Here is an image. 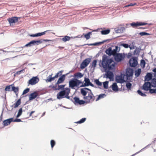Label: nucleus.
I'll list each match as a JSON object with an SVG mask.
<instances>
[{
	"label": "nucleus",
	"mask_w": 156,
	"mask_h": 156,
	"mask_svg": "<svg viewBox=\"0 0 156 156\" xmlns=\"http://www.w3.org/2000/svg\"><path fill=\"white\" fill-rule=\"evenodd\" d=\"M100 66H101L106 72L107 69H113L115 67V63L112 59H108V57L104 55L102 56V61H100Z\"/></svg>",
	"instance_id": "1"
},
{
	"label": "nucleus",
	"mask_w": 156,
	"mask_h": 156,
	"mask_svg": "<svg viewBox=\"0 0 156 156\" xmlns=\"http://www.w3.org/2000/svg\"><path fill=\"white\" fill-rule=\"evenodd\" d=\"M70 93V89L69 88H66L64 89L58 93L57 95V98L58 99L60 100L63 98H66L73 101L72 98H70L69 96Z\"/></svg>",
	"instance_id": "2"
},
{
	"label": "nucleus",
	"mask_w": 156,
	"mask_h": 156,
	"mask_svg": "<svg viewBox=\"0 0 156 156\" xmlns=\"http://www.w3.org/2000/svg\"><path fill=\"white\" fill-rule=\"evenodd\" d=\"M82 82L76 78H73L69 81V87L73 89L77 90L79 88V85Z\"/></svg>",
	"instance_id": "3"
},
{
	"label": "nucleus",
	"mask_w": 156,
	"mask_h": 156,
	"mask_svg": "<svg viewBox=\"0 0 156 156\" xmlns=\"http://www.w3.org/2000/svg\"><path fill=\"white\" fill-rule=\"evenodd\" d=\"M133 73V70L130 68H127L126 69L125 76H126L125 79L127 81H129L130 77H132Z\"/></svg>",
	"instance_id": "4"
},
{
	"label": "nucleus",
	"mask_w": 156,
	"mask_h": 156,
	"mask_svg": "<svg viewBox=\"0 0 156 156\" xmlns=\"http://www.w3.org/2000/svg\"><path fill=\"white\" fill-rule=\"evenodd\" d=\"M83 98L84 100H86L85 102L87 103H92L95 99V97L92 92L89 93L87 96L83 97Z\"/></svg>",
	"instance_id": "5"
},
{
	"label": "nucleus",
	"mask_w": 156,
	"mask_h": 156,
	"mask_svg": "<svg viewBox=\"0 0 156 156\" xmlns=\"http://www.w3.org/2000/svg\"><path fill=\"white\" fill-rule=\"evenodd\" d=\"M151 86L147 85V83H144L142 87V89L145 91L149 90L151 94L156 93V89H151Z\"/></svg>",
	"instance_id": "6"
},
{
	"label": "nucleus",
	"mask_w": 156,
	"mask_h": 156,
	"mask_svg": "<svg viewBox=\"0 0 156 156\" xmlns=\"http://www.w3.org/2000/svg\"><path fill=\"white\" fill-rule=\"evenodd\" d=\"M126 76L124 74L121 73L119 76H116L115 77V80L118 83H122L124 82H129L126 81L125 79Z\"/></svg>",
	"instance_id": "7"
},
{
	"label": "nucleus",
	"mask_w": 156,
	"mask_h": 156,
	"mask_svg": "<svg viewBox=\"0 0 156 156\" xmlns=\"http://www.w3.org/2000/svg\"><path fill=\"white\" fill-rule=\"evenodd\" d=\"M42 43V41L41 40H32L25 46V47H31L33 46L37 45Z\"/></svg>",
	"instance_id": "8"
},
{
	"label": "nucleus",
	"mask_w": 156,
	"mask_h": 156,
	"mask_svg": "<svg viewBox=\"0 0 156 156\" xmlns=\"http://www.w3.org/2000/svg\"><path fill=\"white\" fill-rule=\"evenodd\" d=\"M91 61V59L89 58H87L84 60L80 65V68L83 69L87 67Z\"/></svg>",
	"instance_id": "9"
},
{
	"label": "nucleus",
	"mask_w": 156,
	"mask_h": 156,
	"mask_svg": "<svg viewBox=\"0 0 156 156\" xmlns=\"http://www.w3.org/2000/svg\"><path fill=\"white\" fill-rule=\"evenodd\" d=\"M39 79L37 76L33 77L28 81V83L31 85H34L37 83Z\"/></svg>",
	"instance_id": "10"
},
{
	"label": "nucleus",
	"mask_w": 156,
	"mask_h": 156,
	"mask_svg": "<svg viewBox=\"0 0 156 156\" xmlns=\"http://www.w3.org/2000/svg\"><path fill=\"white\" fill-rule=\"evenodd\" d=\"M114 57L115 60L118 62L122 61L124 58L122 54L120 53H116Z\"/></svg>",
	"instance_id": "11"
},
{
	"label": "nucleus",
	"mask_w": 156,
	"mask_h": 156,
	"mask_svg": "<svg viewBox=\"0 0 156 156\" xmlns=\"http://www.w3.org/2000/svg\"><path fill=\"white\" fill-rule=\"evenodd\" d=\"M123 26V27L121 28V29H117L115 30L116 33H122L124 30H125V28H129L130 27V23L124 24Z\"/></svg>",
	"instance_id": "12"
},
{
	"label": "nucleus",
	"mask_w": 156,
	"mask_h": 156,
	"mask_svg": "<svg viewBox=\"0 0 156 156\" xmlns=\"http://www.w3.org/2000/svg\"><path fill=\"white\" fill-rule=\"evenodd\" d=\"M129 65L132 67H134L136 66V57L132 58L129 60Z\"/></svg>",
	"instance_id": "13"
},
{
	"label": "nucleus",
	"mask_w": 156,
	"mask_h": 156,
	"mask_svg": "<svg viewBox=\"0 0 156 156\" xmlns=\"http://www.w3.org/2000/svg\"><path fill=\"white\" fill-rule=\"evenodd\" d=\"M106 76V78L109 79L110 81H113L114 80V74L112 72L108 71L105 75Z\"/></svg>",
	"instance_id": "14"
},
{
	"label": "nucleus",
	"mask_w": 156,
	"mask_h": 156,
	"mask_svg": "<svg viewBox=\"0 0 156 156\" xmlns=\"http://www.w3.org/2000/svg\"><path fill=\"white\" fill-rule=\"evenodd\" d=\"M144 83H147V85L151 86L153 87H156V78H153L151 80V82H145Z\"/></svg>",
	"instance_id": "15"
},
{
	"label": "nucleus",
	"mask_w": 156,
	"mask_h": 156,
	"mask_svg": "<svg viewBox=\"0 0 156 156\" xmlns=\"http://www.w3.org/2000/svg\"><path fill=\"white\" fill-rule=\"evenodd\" d=\"M74 101H73L75 104H78L80 105L84 104L85 101L83 100H80L79 98L76 97L74 98Z\"/></svg>",
	"instance_id": "16"
},
{
	"label": "nucleus",
	"mask_w": 156,
	"mask_h": 156,
	"mask_svg": "<svg viewBox=\"0 0 156 156\" xmlns=\"http://www.w3.org/2000/svg\"><path fill=\"white\" fill-rule=\"evenodd\" d=\"M66 75H63L61 76L58 79V81L56 84L55 85V87L57 86V85L59 83H62L65 80Z\"/></svg>",
	"instance_id": "17"
},
{
	"label": "nucleus",
	"mask_w": 156,
	"mask_h": 156,
	"mask_svg": "<svg viewBox=\"0 0 156 156\" xmlns=\"http://www.w3.org/2000/svg\"><path fill=\"white\" fill-rule=\"evenodd\" d=\"M18 18L16 17H13L8 19V20L11 25L13 23L17 22L18 21Z\"/></svg>",
	"instance_id": "18"
},
{
	"label": "nucleus",
	"mask_w": 156,
	"mask_h": 156,
	"mask_svg": "<svg viewBox=\"0 0 156 156\" xmlns=\"http://www.w3.org/2000/svg\"><path fill=\"white\" fill-rule=\"evenodd\" d=\"M83 36V35H82L81 36V37H80V35H78V36H76V37H70L69 36H65L62 39V40L64 42H66L67 41H69L70 38H79V37H82Z\"/></svg>",
	"instance_id": "19"
},
{
	"label": "nucleus",
	"mask_w": 156,
	"mask_h": 156,
	"mask_svg": "<svg viewBox=\"0 0 156 156\" xmlns=\"http://www.w3.org/2000/svg\"><path fill=\"white\" fill-rule=\"evenodd\" d=\"M152 74L151 73H147L145 76L144 81H147L149 82L150 80H151L152 79Z\"/></svg>",
	"instance_id": "20"
},
{
	"label": "nucleus",
	"mask_w": 156,
	"mask_h": 156,
	"mask_svg": "<svg viewBox=\"0 0 156 156\" xmlns=\"http://www.w3.org/2000/svg\"><path fill=\"white\" fill-rule=\"evenodd\" d=\"M13 121V118H11L5 120L3 121V124L5 126H6L10 124L11 122Z\"/></svg>",
	"instance_id": "21"
},
{
	"label": "nucleus",
	"mask_w": 156,
	"mask_h": 156,
	"mask_svg": "<svg viewBox=\"0 0 156 156\" xmlns=\"http://www.w3.org/2000/svg\"><path fill=\"white\" fill-rule=\"evenodd\" d=\"M38 95V94L36 91H34L31 93L29 96V99L30 100H32L36 98Z\"/></svg>",
	"instance_id": "22"
},
{
	"label": "nucleus",
	"mask_w": 156,
	"mask_h": 156,
	"mask_svg": "<svg viewBox=\"0 0 156 156\" xmlns=\"http://www.w3.org/2000/svg\"><path fill=\"white\" fill-rule=\"evenodd\" d=\"M84 81L85 82V83L80 86V87L88 86L89 84H90L91 82L89 79L88 78H85Z\"/></svg>",
	"instance_id": "23"
},
{
	"label": "nucleus",
	"mask_w": 156,
	"mask_h": 156,
	"mask_svg": "<svg viewBox=\"0 0 156 156\" xmlns=\"http://www.w3.org/2000/svg\"><path fill=\"white\" fill-rule=\"evenodd\" d=\"M112 87L114 91L116 92L118 91V87L116 83H113L112 85Z\"/></svg>",
	"instance_id": "24"
},
{
	"label": "nucleus",
	"mask_w": 156,
	"mask_h": 156,
	"mask_svg": "<svg viewBox=\"0 0 156 156\" xmlns=\"http://www.w3.org/2000/svg\"><path fill=\"white\" fill-rule=\"evenodd\" d=\"M103 43V42H98L95 43L93 44H86L83 45L82 46H85L86 45H88V46H96L100 44H102Z\"/></svg>",
	"instance_id": "25"
},
{
	"label": "nucleus",
	"mask_w": 156,
	"mask_h": 156,
	"mask_svg": "<svg viewBox=\"0 0 156 156\" xmlns=\"http://www.w3.org/2000/svg\"><path fill=\"white\" fill-rule=\"evenodd\" d=\"M103 43V42H98L95 43L93 44H86L83 45L82 46H85L86 45H88V46H96L100 44H102Z\"/></svg>",
	"instance_id": "26"
},
{
	"label": "nucleus",
	"mask_w": 156,
	"mask_h": 156,
	"mask_svg": "<svg viewBox=\"0 0 156 156\" xmlns=\"http://www.w3.org/2000/svg\"><path fill=\"white\" fill-rule=\"evenodd\" d=\"M65 85H60L58 86L55 87V85L53 86V87L55 90H59L60 89H63L64 88Z\"/></svg>",
	"instance_id": "27"
},
{
	"label": "nucleus",
	"mask_w": 156,
	"mask_h": 156,
	"mask_svg": "<svg viewBox=\"0 0 156 156\" xmlns=\"http://www.w3.org/2000/svg\"><path fill=\"white\" fill-rule=\"evenodd\" d=\"M105 52L110 56H111L113 54V53H112V49L111 47H109L108 49H107Z\"/></svg>",
	"instance_id": "28"
},
{
	"label": "nucleus",
	"mask_w": 156,
	"mask_h": 156,
	"mask_svg": "<svg viewBox=\"0 0 156 156\" xmlns=\"http://www.w3.org/2000/svg\"><path fill=\"white\" fill-rule=\"evenodd\" d=\"M83 76V75L80 72H78L74 74V77L77 78H80Z\"/></svg>",
	"instance_id": "29"
},
{
	"label": "nucleus",
	"mask_w": 156,
	"mask_h": 156,
	"mask_svg": "<svg viewBox=\"0 0 156 156\" xmlns=\"http://www.w3.org/2000/svg\"><path fill=\"white\" fill-rule=\"evenodd\" d=\"M110 29H108L102 30L101 31V32L102 35H106L110 33Z\"/></svg>",
	"instance_id": "30"
},
{
	"label": "nucleus",
	"mask_w": 156,
	"mask_h": 156,
	"mask_svg": "<svg viewBox=\"0 0 156 156\" xmlns=\"http://www.w3.org/2000/svg\"><path fill=\"white\" fill-rule=\"evenodd\" d=\"M80 92L81 94L83 96V97H85L86 96L87 91L85 90L83 88L81 89Z\"/></svg>",
	"instance_id": "31"
},
{
	"label": "nucleus",
	"mask_w": 156,
	"mask_h": 156,
	"mask_svg": "<svg viewBox=\"0 0 156 156\" xmlns=\"http://www.w3.org/2000/svg\"><path fill=\"white\" fill-rule=\"evenodd\" d=\"M21 104V99H19L13 105L15 108L17 107Z\"/></svg>",
	"instance_id": "32"
},
{
	"label": "nucleus",
	"mask_w": 156,
	"mask_h": 156,
	"mask_svg": "<svg viewBox=\"0 0 156 156\" xmlns=\"http://www.w3.org/2000/svg\"><path fill=\"white\" fill-rule=\"evenodd\" d=\"M92 34V32H89L87 34H83L84 35V37L87 40H88L90 38V35Z\"/></svg>",
	"instance_id": "33"
},
{
	"label": "nucleus",
	"mask_w": 156,
	"mask_h": 156,
	"mask_svg": "<svg viewBox=\"0 0 156 156\" xmlns=\"http://www.w3.org/2000/svg\"><path fill=\"white\" fill-rule=\"evenodd\" d=\"M106 96V95L105 94H101L99 95L97 98L96 100V101H97L100 99L103 98L105 97Z\"/></svg>",
	"instance_id": "34"
},
{
	"label": "nucleus",
	"mask_w": 156,
	"mask_h": 156,
	"mask_svg": "<svg viewBox=\"0 0 156 156\" xmlns=\"http://www.w3.org/2000/svg\"><path fill=\"white\" fill-rule=\"evenodd\" d=\"M19 88L17 87H15L12 86L11 91H13L15 93H17L18 92Z\"/></svg>",
	"instance_id": "35"
},
{
	"label": "nucleus",
	"mask_w": 156,
	"mask_h": 156,
	"mask_svg": "<svg viewBox=\"0 0 156 156\" xmlns=\"http://www.w3.org/2000/svg\"><path fill=\"white\" fill-rule=\"evenodd\" d=\"M97 61L96 60H94L92 62L91 64V68H93L94 70V68L96 67L97 65Z\"/></svg>",
	"instance_id": "36"
},
{
	"label": "nucleus",
	"mask_w": 156,
	"mask_h": 156,
	"mask_svg": "<svg viewBox=\"0 0 156 156\" xmlns=\"http://www.w3.org/2000/svg\"><path fill=\"white\" fill-rule=\"evenodd\" d=\"M146 62L144 60L142 59L140 61V65L141 67L144 68L145 67Z\"/></svg>",
	"instance_id": "37"
},
{
	"label": "nucleus",
	"mask_w": 156,
	"mask_h": 156,
	"mask_svg": "<svg viewBox=\"0 0 156 156\" xmlns=\"http://www.w3.org/2000/svg\"><path fill=\"white\" fill-rule=\"evenodd\" d=\"M23 109L22 108H20L18 112V114L16 116V118L19 117L22 114Z\"/></svg>",
	"instance_id": "38"
},
{
	"label": "nucleus",
	"mask_w": 156,
	"mask_h": 156,
	"mask_svg": "<svg viewBox=\"0 0 156 156\" xmlns=\"http://www.w3.org/2000/svg\"><path fill=\"white\" fill-rule=\"evenodd\" d=\"M137 93H138L142 97H146V95L143 93L140 90H137Z\"/></svg>",
	"instance_id": "39"
},
{
	"label": "nucleus",
	"mask_w": 156,
	"mask_h": 156,
	"mask_svg": "<svg viewBox=\"0 0 156 156\" xmlns=\"http://www.w3.org/2000/svg\"><path fill=\"white\" fill-rule=\"evenodd\" d=\"M94 83L98 85L101 86L102 85V83L100 82L98 79H96L94 80Z\"/></svg>",
	"instance_id": "40"
},
{
	"label": "nucleus",
	"mask_w": 156,
	"mask_h": 156,
	"mask_svg": "<svg viewBox=\"0 0 156 156\" xmlns=\"http://www.w3.org/2000/svg\"><path fill=\"white\" fill-rule=\"evenodd\" d=\"M139 34L141 36H144L149 35L150 34L145 32H143L139 33Z\"/></svg>",
	"instance_id": "41"
},
{
	"label": "nucleus",
	"mask_w": 156,
	"mask_h": 156,
	"mask_svg": "<svg viewBox=\"0 0 156 156\" xmlns=\"http://www.w3.org/2000/svg\"><path fill=\"white\" fill-rule=\"evenodd\" d=\"M108 82L106 81L103 82V87L105 89H107L108 88Z\"/></svg>",
	"instance_id": "42"
},
{
	"label": "nucleus",
	"mask_w": 156,
	"mask_h": 156,
	"mask_svg": "<svg viewBox=\"0 0 156 156\" xmlns=\"http://www.w3.org/2000/svg\"><path fill=\"white\" fill-rule=\"evenodd\" d=\"M86 120V118H82L79 121L76 122V123L78 124H81L84 122Z\"/></svg>",
	"instance_id": "43"
},
{
	"label": "nucleus",
	"mask_w": 156,
	"mask_h": 156,
	"mask_svg": "<svg viewBox=\"0 0 156 156\" xmlns=\"http://www.w3.org/2000/svg\"><path fill=\"white\" fill-rule=\"evenodd\" d=\"M147 23L144 22H137V27L138 26L145 25L147 24Z\"/></svg>",
	"instance_id": "44"
},
{
	"label": "nucleus",
	"mask_w": 156,
	"mask_h": 156,
	"mask_svg": "<svg viewBox=\"0 0 156 156\" xmlns=\"http://www.w3.org/2000/svg\"><path fill=\"white\" fill-rule=\"evenodd\" d=\"M12 85H10L7 86H6V87H5V90L6 91H11V90H10V89L11 88H12Z\"/></svg>",
	"instance_id": "45"
},
{
	"label": "nucleus",
	"mask_w": 156,
	"mask_h": 156,
	"mask_svg": "<svg viewBox=\"0 0 156 156\" xmlns=\"http://www.w3.org/2000/svg\"><path fill=\"white\" fill-rule=\"evenodd\" d=\"M51 147L53 148L54 146L55 145V141L53 140H51L50 142Z\"/></svg>",
	"instance_id": "46"
},
{
	"label": "nucleus",
	"mask_w": 156,
	"mask_h": 156,
	"mask_svg": "<svg viewBox=\"0 0 156 156\" xmlns=\"http://www.w3.org/2000/svg\"><path fill=\"white\" fill-rule=\"evenodd\" d=\"M30 90V89L29 88H27L24 90L23 93L22 94H25L27 93Z\"/></svg>",
	"instance_id": "47"
},
{
	"label": "nucleus",
	"mask_w": 156,
	"mask_h": 156,
	"mask_svg": "<svg viewBox=\"0 0 156 156\" xmlns=\"http://www.w3.org/2000/svg\"><path fill=\"white\" fill-rule=\"evenodd\" d=\"M130 27L132 26L134 28L136 27V22H133L132 23H130Z\"/></svg>",
	"instance_id": "48"
},
{
	"label": "nucleus",
	"mask_w": 156,
	"mask_h": 156,
	"mask_svg": "<svg viewBox=\"0 0 156 156\" xmlns=\"http://www.w3.org/2000/svg\"><path fill=\"white\" fill-rule=\"evenodd\" d=\"M151 144L152 145V147L153 148L155 147V146L156 145V138L155 139V140L152 142Z\"/></svg>",
	"instance_id": "49"
},
{
	"label": "nucleus",
	"mask_w": 156,
	"mask_h": 156,
	"mask_svg": "<svg viewBox=\"0 0 156 156\" xmlns=\"http://www.w3.org/2000/svg\"><path fill=\"white\" fill-rule=\"evenodd\" d=\"M141 72V69H137V77L139 76Z\"/></svg>",
	"instance_id": "50"
},
{
	"label": "nucleus",
	"mask_w": 156,
	"mask_h": 156,
	"mask_svg": "<svg viewBox=\"0 0 156 156\" xmlns=\"http://www.w3.org/2000/svg\"><path fill=\"white\" fill-rule=\"evenodd\" d=\"M121 45L122 46H123V47L126 48H128L129 47V45L127 44L123 43L121 44Z\"/></svg>",
	"instance_id": "51"
},
{
	"label": "nucleus",
	"mask_w": 156,
	"mask_h": 156,
	"mask_svg": "<svg viewBox=\"0 0 156 156\" xmlns=\"http://www.w3.org/2000/svg\"><path fill=\"white\" fill-rule=\"evenodd\" d=\"M46 83H48L52 81L51 80V77H47V79L45 80Z\"/></svg>",
	"instance_id": "52"
},
{
	"label": "nucleus",
	"mask_w": 156,
	"mask_h": 156,
	"mask_svg": "<svg viewBox=\"0 0 156 156\" xmlns=\"http://www.w3.org/2000/svg\"><path fill=\"white\" fill-rule=\"evenodd\" d=\"M132 84L130 83H127L126 86L127 88H130L131 87Z\"/></svg>",
	"instance_id": "53"
},
{
	"label": "nucleus",
	"mask_w": 156,
	"mask_h": 156,
	"mask_svg": "<svg viewBox=\"0 0 156 156\" xmlns=\"http://www.w3.org/2000/svg\"><path fill=\"white\" fill-rule=\"evenodd\" d=\"M21 120L20 119H16L14 120H13V121L12 122H21Z\"/></svg>",
	"instance_id": "54"
},
{
	"label": "nucleus",
	"mask_w": 156,
	"mask_h": 156,
	"mask_svg": "<svg viewBox=\"0 0 156 156\" xmlns=\"http://www.w3.org/2000/svg\"><path fill=\"white\" fill-rule=\"evenodd\" d=\"M153 71L154 72V77L156 78V68H154L153 70Z\"/></svg>",
	"instance_id": "55"
},
{
	"label": "nucleus",
	"mask_w": 156,
	"mask_h": 156,
	"mask_svg": "<svg viewBox=\"0 0 156 156\" xmlns=\"http://www.w3.org/2000/svg\"><path fill=\"white\" fill-rule=\"evenodd\" d=\"M112 53H113L112 55L114 56L116 54V53H117V51L115 50V49H114L113 50H112Z\"/></svg>",
	"instance_id": "56"
},
{
	"label": "nucleus",
	"mask_w": 156,
	"mask_h": 156,
	"mask_svg": "<svg viewBox=\"0 0 156 156\" xmlns=\"http://www.w3.org/2000/svg\"><path fill=\"white\" fill-rule=\"evenodd\" d=\"M61 73V71H60L59 72L57 73L56 75L55 76V78H58V77L61 74H60V75H59V73Z\"/></svg>",
	"instance_id": "57"
},
{
	"label": "nucleus",
	"mask_w": 156,
	"mask_h": 156,
	"mask_svg": "<svg viewBox=\"0 0 156 156\" xmlns=\"http://www.w3.org/2000/svg\"><path fill=\"white\" fill-rule=\"evenodd\" d=\"M136 4V3L135 2L133 4L130 3L128 5H126V7H129V6H133V5H135Z\"/></svg>",
	"instance_id": "58"
},
{
	"label": "nucleus",
	"mask_w": 156,
	"mask_h": 156,
	"mask_svg": "<svg viewBox=\"0 0 156 156\" xmlns=\"http://www.w3.org/2000/svg\"><path fill=\"white\" fill-rule=\"evenodd\" d=\"M119 47L118 46H115V50L117 52H119L120 51V48H119V50L118 49Z\"/></svg>",
	"instance_id": "59"
},
{
	"label": "nucleus",
	"mask_w": 156,
	"mask_h": 156,
	"mask_svg": "<svg viewBox=\"0 0 156 156\" xmlns=\"http://www.w3.org/2000/svg\"><path fill=\"white\" fill-rule=\"evenodd\" d=\"M50 31H51V30H47L43 32H41L42 36L45 34L47 32Z\"/></svg>",
	"instance_id": "60"
},
{
	"label": "nucleus",
	"mask_w": 156,
	"mask_h": 156,
	"mask_svg": "<svg viewBox=\"0 0 156 156\" xmlns=\"http://www.w3.org/2000/svg\"><path fill=\"white\" fill-rule=\"evenodd\" d=\"M36 35H37V37L41 36L42 35H41V32L36 33Z\"/></svg>",
	"instance_id": "61"
},
{
	"label": "nucleus",
	"mask_w": 156,
	"mask_h": 156,
	"mask_svg": "<svg viewBox=\"0 0 156 156\" xmlns=\"http://www.w3.org/2000/svg\"><path fill=\"white\" fill-rule=\"evenodd\" d=\"M85 90H86V91H87V90H89L90 91V92L89 93H91V92H92V91H91V90H90V89H89L87 88H86V87H85V88H83Z\"/></svg>",
	"instance_id": "62"
},
{
	"label": "nucleus",
	"mask_w": 156,
	"mask_h": 156,
	"mask_svg": "<svg viewBox=\"0 0 156 156\" xmlns=\"http://www.w3.org/2000/svg\"><path fill=\"white\" fill-rule=\"evenodd\" d=\"M30 36L31 37H37L36 34H30Z\"/></svg>",
	"instance_id": "63"
},
{
	"label": "nucleus",
	"mask_w": 156,
	"mask_h": 156,
	"mask_svg": "<svg viewBox=\"0 0 156 156\" xmlns=\"http://www.w3.org/2000/svg\"><path fill=\"white\" fill-rule=\"evenodd\" d=\"M137 29H146V28L145 27H137Z\"/></svg>",
	"instance_id": "64"
}]
</instances>
